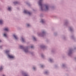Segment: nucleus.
Masks as SVG:
<instances>
[{"mask_svg": "<svg viewBox=\"0 0 76 76\" xmlns=\"http://www.w3.org/2000/svg\"><path fill=\"white\" fill-rule=\"evenodd\" d=\"M24 13H27L28 14L30 15H31V13L29 12H28V11L25 10L24 11Z\"/></svg>", "mask_w": 76, "mask_h": 76, "instance_id": "f257e3e1", "label": "nucleus"}, {"mask_svg": "<svg viewBox=\"0 0 76 76\" xmlns=\"http://www.w3.org/2000/svg\"><path fill=\"white\" fill-rule=\"evenodd\" d=\"M42 0H40V1L39 2V6H42Z\"/></svg>", "mask_w": 76, "mask_h": 76, "instance_id": "f03ea898", "label": "nucleus"}, {"mask_svg": "<svg viewBox=\"0 0 76 76\" xmlns=\"http://www.w3.org/2000/svg\"><path fill=\"white\" fill-rule=\"evenodd\" d=\"M8 57L10 58H14V56L11 55H8Z\"/></svg>", "mask_w": 76, "mask_h": 76, "instance_id": "7ed1b4c3", "label": "nucleus"}, {"mask_svg": "<svg viewBox=\"0 0 76 76\" xmlns=\"http://www.w3.org/2000/svg\"><path fill=\"white\" fill-rule=\"evenodd\" d=\"M14 37L16 39H18V37L16 36L15 35H13Z\"/></svg>", "mask_w": 76, "mask_h": 76, "instance_id": "20e7f679", "label": "nucleus"}, {"mask_svg": "<svg viewBox=\"0 0 76 76\" xmlns=\"http://www.w3.org/2000/svg\"><path fill=\"white\" fill-rule=\"evenodd\" d=\"M4 31H8L9 28H5L4 29Z\"/></svg>", "mask_w": 76, "mask_h": 76, "instance_id": "39448f33", "label": "nucleus"}, {"mask_svg": "<svg viewBox=\"0 0 76 76\" xmlns=\"http://www.w3.org/2000/svg\"><path fill=\"white\" fill-rule=\"evenodd\" d=\"M46 10H48V7L47 5H46Z\"/></svg>", "mask_w": 76, "mask_h": 76, "instance_id": "423d86ee", "label": "nucleus"}, {"mask_svg": "<svg viewBox=\"0 0 76 76\" xmlns=\"http://www.w3.org/2000/svg\"><path fill=\"white\" fill-rule=\"evenodd\" d=\"M3 23V21L0 20V24H2Z\"/></svg>", "mask_w": 76, "mask_h": 76, "instance_id": "0eeeda50", "label": "nucleus"}, {"mask_svg": "<svg viewBox=\"0 0 76 76\" xmlns=\"http://www.w3.org/2000/svg\"><path fill=\"white\" fill-rule=\"evenodd\" d=\"M22 40L23 41V42H24V41H25V40L24 39H23V38H22Z\"/></svg>", "mask_w": 76, "mask_h": 76, "instance_id": "6e6552de", "label": "nucleus"}, {"mask_svg": "<svg viewBox=\"0 0 76 76\" xmlns=\"http://www.w3.org/2000/svg\"><path fill=\"white\" fill-rule=\"evenodd\" d=\"M8 10H11V8L9 7L8 8Z\"/></svg>", "mask_w": 76, "mask_h": 76, "instance_id": "1a4fd4ad", "label": "nucleus"}, {"mask_svg": "<svg viewBox=\"0 0 76 76\" xmlns=\"http://www.w3.org/2000/svg\"><path fill=\"white\" fill-rule=\"evenodd\" d=\"M9 50H6V53H9Z\"/></svg>", "mask_w": 76, "mask_h": 76, "instance_id": "9d476101", "label": "nucleus"}, {"mask_svg": "<svg viewBox=\"0 0 76 76\" xmlns=\"http://www.w3.org/2000/svg\"><path fill=\"white\" fill-rule=\"evenodd\" d=\"M4 37H5L7 36V35L5 34H4Z\"/></svg>", "mask_w": 76, "mask_h": 76, "instance_id": "9b49d317", "label": "nucleus"}, {"mask_svg": "<svg viewBox=\"0 0 76 76\" xmlns=\"http://www.w3.org/2000/svg\"><path fill=\"white\" fill-rule=\"evenodd\" d=\"M2 69H3V68H2V67H1V68H0V70H2Z\"/></svg>", "mask_w": 76, "mask_h": 76, "instance_id": "f8f14e48", "label": "nucleus"}, {"mask_svg": "<svg viewBox=\"0 0 76 76\" xmlns=\"http://www.w3.org/2000/svg\"><path fill=\"white\" fill-rule=\"evenodd\" d=\"M41 22H42V23H43V22H44V20H42L41 21Z\"/></svg>", "mask_w": 76, "mask_h": 76, "instance_id": "ddd939ff", "label": "nucleus"}, {"mask_svg": "<svg viewBox=\"0 0 76 76\" xmlns=\"http://www.w3.org/2000/svg\"><path fill=\"white\" fill-rule=\"evenodd\" d=\"M33 39H34V41H35V40H36V39L34 37H33Z\"/></svg>", "mask_w": 76, "mask_h": 76, "instance_id": "4468645a", "label": "nucleus"}, {"mask_svg": "<svg viewBox=\"0 0 76 76\" xmlns=\"http://www.w3.org/2000/svg\"><path fill=\"white\" fill-rule=\"evenodd\" d=\"M20 48H23V46H20Z\"/></svg>", "mask_w": 76, "mask_h": 76, "instance_id": "2eb2a0df", "label": "nucleus"}, {"mask_svg": "<svg viewBox=\"0 0 76 76\" xmlns=\"http://www.w3.org/2000/svg\"><path fill=\"white\" fill-rule=\"evenodd\" d=\"M25 52H27L28 51V50H25Z\"/></svg>", "mask_w": 76, "mask_h": 76, "instance_id": "dca6fc26", "label": "nucleus"}, {"mask_svg": "<svg viewBox=\"0 0 76 76\" xmlns=\"http://www.w3.org/2000/svg\"><path fill=\"white\" fill-rule=\"evenodd\" d=\"M27 26H30V25L29 24H27Z\"/></svg>", "mask_w": 76, "mask_h": 76, "instance_id": "f3484780", "label": "nucleus"}, {"mask_svg": "<svg viewBox=\"0 0 76 76\" xmlns=\"http://www.w3.org/2000/svg\"><path fill=\"white\" fill-rule=\"evenodd\" d=\"M31 48H34V46H32L31 47Z\"/></svg>", "mask_w": 76, "mask_h": 76, "instance_id": "a211bd4d", "label": "nucleus"}, {"mask_svg": "<svg viewBox=\"0 0 76 76\" xmlns=\"http://www.w3.org/2000/svg\"><path fill=\"white\" fill-rule=\"evenodd\" d=\"M14 4H16V3H18L17 2H14Z\"/></svg>", "mask_w": 76, "mask_h": 76, "instance_id": "6ab92c4d", "label": "nucleus"}, {"mask_svg": "<svg viewBox=\"0 0 76 76\" xmlns=\"http://www.w3.org/2000/svg\"><path fill=\"white\" fill-rule=\"evenodd\" d=\"M33 69L34 70H35V68L34 67V68H33Z\"/></svg>", "mask_w": 76, "mask_h": 76, "instance_id": "aec40b11", "label": "nucleus"}, {"mask_svg": "<svg viewBox=\"0 0 76 76\" xmlns=\"http://www.w3.org/2000/svg\"><path fill=\"white\" fill-rule=\"evenodd\" d=\"M41 66V67H42V66Z\"/></svg>", "mask_w": 76, "mask_h": 76, "instance_id": "412c9836", "label": "nucleus"}, {"mask_svg": "<svg viewBox=\"0 0 76 76\" xmlns=\"http://www.w3.org/2000/svg\"><path fill=\"white\" fill-rule=\"evenodd\" d=\"M3 76H5V75H3Z\"/></svg>", "mask_w": 76, "mask_h": 76, "instance_id": "4be33fe9", "label": "nucleus"}, {"mask_svg": "<svg viewBox=\"0 0 76 76\" xmlns=\"http://www.w3.org/2000/svg\"><path fill=\"white\" fill-rule=\"evenodd\" d=\"M50 61H51V59L50 60Z\"/></svg>", "mask_w": 76, "mask_h": 76, "instance_id": "5701e85b", "label": "nucleus"}, {"mask_svg": "<svg viewBox=\"0 0 76 76\" xmlns=\"http://www.w3.org/2000/svg\"><path fill=\"white\" fill-rule=\"evenodd\" d=\"M45 73L46 74V73H47V72H45Z\"/></svg>", "mask_w": 76, "mask_h": 76, "instance_id": "b1692460", "label": "nucleus"}, {"mask_svg": "<svg viewBox=\"0 0 76 76\" xmlns=\"http://www.w3.org/2000/svg\"><path fill=\"white\" fill-rule=\"evenodd\" d=\"M25 76H28L27 75H25Z\"/></svg>", "mask_w": 76, "mask_h": 76, "instance_id": "393cba45", "label": "nucleus"}, {"mask_svg": "<svg viewBox=\"0 0 76 76\" xmlns=\"http://www.w3.org/2000/svg\"><path fill=\"white\" fill-rule=\"evenodd\" d=\"M0 42H1V40H0Z\"/></svg>", "mask_w": 76, "mask_h": 76, "instance_id": "a878e982", "label": "nucleus"}]
</instances>
